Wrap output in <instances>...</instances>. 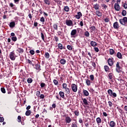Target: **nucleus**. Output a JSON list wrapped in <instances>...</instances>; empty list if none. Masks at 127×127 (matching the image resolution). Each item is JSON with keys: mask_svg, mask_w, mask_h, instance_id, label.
Here are the masks:
<instances>
[{"mask_svg": "<svg viewBox=\"0 0 127 127\" xmlns=\"http://www.w3.org/2000/svg\"><path fill=\"white\" fill-rule=\"evenodd\" d=\"M123 68L120 65V63L117 62L116 64V70L117 73H121L123 71Z\"/></svg>", "mask_w": 127, "mask_h": 127, "instance_id": "nucleus-1", "label": "nucleus"}, {"mask_svg": "<svg viewBox=\"0 0 127 127\" xmlns=\"http://www.w3.org/2000/svg\"><path fill=\"white\" fill-rule=\"evenodd\" d=\"M107 93H108V95L110 96V97H112V98H117V93L115 92H113V90L111 89H109L107 91Z\"/></svg>", "mask_w": 127, "mask_h": 127, "instance_id": "nucleus-2", "label": "nucleus"}, {"mask_svg": "<svg viewBox=\"0 0 127 127\" xmlns=\"http://www.w3.org/2000/svg\"><path fill=\"white\" fill-rule=\"evenodd\" d=\"M119 22L122 25H126V24L127 23V17H124L123 18L120 19L119 20Z\"/></svg>", "mask_w": 127, "mask_h": 127, "instance_id": "nucleus-3", "label": "nucleus"}, {"mask_svg": "<svg viewBox=\"0 0 127 127\" xmlns=\"http://www.w3.org/2000/svg\"><path fill=\"white\" fill-rule=\"evenodd\" d=\"M71 89L72 92L76 93L78 91V85L72 83L71 85Z\"/></svg>", "mask_w": 127, "mask_h": 127, "instance_id": "nucleus-4", "label": "nucleus"}, {"mask_svg": "<svg viewBox=\"0 0 127 127\" xmlns=\"http://www.w3.org/2000/svg\"><path fill=\"white\" fill-rule=\"evenodd\" d=\"M16 57V56H15V53H14V51H13L12 52L10 53L9 58L11 60L14 61V60H15Z\"/></svg>", "mask_w": 127, "mask_h": 127, "instance_id": "nucleus-5", "label": "nucleus"}, {"mask_svg": "<svg viewBox=\"0 0 127 127\" xmlns=\"http://www.w3.org/2000/svg\"><path fill=\"white\" fill-rule=\"evenodd\" d=\"M65 24H66L67 26H73V21L71 20H66Z\"/></svg>", "mask_w": 127, "mask_h": 127, "instance_id": "nucleus-6", "label": "nucleus"}, {"mask_svg": "<svg viewBox=\"0 0 127 127\" xmlns=\"http://www.w3.org/2000/svg\"><path fill=\"white\" fill-rule=\"evenodd\" d=\"M114 59H109L108 60V65H109V66H113L114 65Z\"/></svg>", "mask_w": 127, "mask_h": 127, "instance_id": "nucleus-7", "label": "nucleus"}, {"mask_svg": "<svg viewBox=\"0 0 127 127\" xmlns=\"http://www.w3.org/2000/svg\"><path fill=\"white\" fill-rule=\"evenodd\" d=\"M114 8L116 11H120V9H121L120 4L115 3L114 5Z\"/></svg>", "mask_w": 127, "mask_h": 127, "instance_id": "nucleus-8", "label": "nucleus"}, {"mask_svg": "<svg viewBox=\"0 0 127 127\" xmlns=\"http://www.w3.org/2000/svg\"><path fill=\"white\" fill-rule=\"evenodd\" d=\"M113 27L115 29H119L120 28V25H119V22H115L113 24Z\"/></svg>", "mask_w": 127, "mask_h": 127, "instance_id": "nucleus-9", "label": "nucleus"}, {"mask_svg": "<svg viewBox=\"0 0 127 127\" xmlns=\"http://www.w3.org/2000/svg\"><path fill=\"white\" fill-rule=\"evenodd\" d=\"M82 16V14L81 12H78L77 14L75 15V18H76V19H80V18H81Z\"/></svg>", "mask_w": 127, "mask_h": 127, "instance_id": "nucleus-10", "label": "nucleus"}, {"mask_svg": "<svg viewBox=\"0 0 127 127\" xmlns=\"http://www.w3.org/2000/svg\"><path fill=\"white\" fill-rule=\"evenodd\" d=\"M65 123H67V124H70L71 123L72 120L71 119V118L69 116H66L65 118Z\"/></svg>", "mask_w": 127, "mask_h": 127, "instance_id": "nucleus-11", "label": "nucleus"}, {"mask_svg": "<svg viewBox=\"0 0 127 127\" xmlns=\"http://www.w3.org/2000/svg\"><path fill=\"white\" fill-rule=\"evenodd\" d=\"M77 33V30L76 29H73L71 31L70 35L72 37H74L75 34Z\"/></svg>", "mask_w": 127, "mask_h": 127, "instance_id": "nucleus-12", "label": "nucleus"}, {"mask_svg": "<svg viewBox=\"0 0 127 127\" xmlns=\"http://www.w3.org/2000/svg\"><path fill=\"white\" fill-rule=\"evenodd\" d=\"M58 47L59 49H60V50H63V49H65V47L63 46V45L61 43H59L58 45Z\"/></svg>", "mask_w": 127, "mask_h": 127, "instance_id": "nucleus-13", "label": "nucleus"}, {"mask_svg": "<svg viewBox=\"0 0 127 127\" xmlns=\"http://www.w3.org/2000/svg\"><path fill=\"white\" fill-rule=\"evenodd\" d=\"M109 126L110 127H116V122L114 121H111L109 123Z\"/></svg>", "mask_w": 127, "mask_h": 127, "instance_id": "nucleus-14", "label": "nucleus"}, {"mask_svg": "<svg viewBox=\"0 0 127 127\" xmlns=\"http://www.w3.org/2000/svg\"><path fill=\"white\" fill-rule=\"evenodd\" d=\"M95 13L96 15H97V16H99V17H101V16L103 15L102 12L100 11V10H96Z\"/></svg>", "mask_w": 127, "mask_h": 127, "instance_id": "nucleus-15", "label": "nucleus"}, {"mask_svg": "<svg viewBox=\"0 0 127 127\" xmlns=\"http://www.w3.org/2000/svg\"><path fill=\"white\" fill-rule=\"evenodd\" d=\"M83 94L85 97L89 96V92L85 89H83Z\"/></svg>", "mask_w": 127, "mask_h": 127, "instance_id": "nucleus-16", "label": "nucleus"}, {"mask_svg": "<svg viewBox=\"0 0 127 127\" xmlns=\"http://www.w3.org/2000/svg\"><path fill=\"white\" fill-rule=\"evenodd\" d=\"M90 45L93 47H96L98 45V44L96 42L92 41L90 42Z\"/></svg>", "mask_w": 127, "mask_h": 127, "instance_id": "nucleus-17", "label": "nucleus"}, {"mask_svg": "<svg viewBox=\"0 0 127 127\" xmlns=\"http://www.w3.org/2000/svg\"><path fill=\"white\" fill-rule=\"evenodd\" d=\"M59 95L61 97V98H62L63 99H65V94L64 93V92L63 91H60Z\"/></svg>", "mask_w": 127, "mask_h": 127, "instance_id": "nucleus-18", "label": "nucleus"}, {"mask_svg": "<svg viewBox=\"0 0 127 127\" xmlns=\"http://www.w3.org/2000/svg\"><path fill=\"white\" fill-rule=\"evenodd\" d=\"M16 51L17 52H18L19 53L21 54V53H23V52H24V50H23V49H22V48H19L17 49Z\"/></svg>", "mask_w": 127, "mask_h": 127, "instance_id": "nucleus-19", "label": "nucleus"}, {"mask_svg": "<svg viewBox=\"0 0 127 127\" xmlns=\"http://www.w3.org/2000/svg\"><path fill=\"white\" fill-rule=\"evenodd\" d=\"M60 63L62 65H64V64H66V60L64 59H62L60 61Z\"/></svg>", "mask_w": 127, "mask_h": 127, "instance_id": "nucleus-20", "label": "nucleus"}, {"mask_svg": "<svg viewBox=\"0 0 127 127\" xmlns=\"http://www.w3.org/2000/svg\"><path fill=\"white\" fill-rule=\"evenodd\" d=\"M82 100L83 101L84 105H85V106L89 105V104L88 103V101L87 100V99H86V98L83 99L82 98Z\"/></svg>", "mask_w": 127, "mask_h": 127, "instance_id": "nucleus-21", "label": "nucleus"}, {"mask_svg": "<svg viewBox=\"0 0 127 127\" xmlns=\"http://www.w3.org/2000/svg\"><path fill=\"white\" fill-rule=\"evenodd\" d=\"M117 57L119 59H123V56L122 55V53L118 52L117 54Z\"/></svg>", "mask_w": 127, "mask_h": 127, "instance_id": "nucleus-22", "label": "nucleus"}, {"mask_svg": "<svg viewBox=\"0 0 127 127\" xmlns=\"http://www.w3.org/2000/svg\"><path fill=\"white\" fill-rule=\"evenodd\" d=\"M44 56L46 59H49V58L50 57V54H49V53L48 52H46L45 53Z\"/></svg>", "mask_w": 127, "mask_h": 127, "instance_id": "nucleus-23", "label": "nucleus"}, {"mask_svg": "<svg viewBox=\"0 0 127 127\" xmlns=\"http://www.w3.org/2000/svg\"><path fill=\"white\" fill-rule=\"evenodd\" d=\"M113 76H114V73L113 72H110L108 74V77L110 80H113Z\"/></svg>", "mask_w": 127, "mask_h": 127, "instance_id": "nucleus-24", "label": "nucleus"}, {"mask_svg": "<svg viewBox=\"0 0 127 127\" xmlns=\"http://www.w3.org/2000/svg\"><path fill=\"white\" fill-rule=\"evenodd\" d=\"M15 26V22H11L9 24V27L11 28H12Z\"/></svg>", "mask_w": 127, "mask_h": 127, "instance_id": "nucleus-25", "label": "nucleus"}, {"mask_svg": "<svg viewBox=\"0 0 127 127\" xmlns=\"http://www.w3.org/2000/svg\"><path fill=\"white\" fill-rule=\"evenodd\" d=\"M104 70L105 72H110V67L108 65L104 66Z\"/></svg>", "mask_w": 127, "mask_h": 127, "instance_id": "nucleus-26", "label": "nucleus"}, {"mask_svg": "<svg viewBox=\"0 0 127 127\" xmlns=\"http://www.w3.org/2000/svg\"><path fill=\"white\" fill-rule=\"evenodd\" d=\"M94 8H95L96 10H98V9H99V8H100V5H99V4L96 3L95 4H94Z\"/></svg>", "mask_w": 127, "mask_h": 127, "instance_id": "nucleus-27", "label": "nucleus"}, {"mask_svg": "<svg viewBox=\"0 0 127 127\" xmlns=\"http://www.w3.org/2000/svg\"><path fill=\"white\" fill-rule=\"evenodd\" d=\"M96 122L98 124V125H99V124H101L102 123V119H101L100 117H98L96 119Z\"/></svg>", "mask_w": 127, "mask_h": 127, "instance_id": "nucleus-28", "label": "nucleus"}, {"mask_svg": "<svg viewBox=\"0 0 127 127\" xmlns=\"http://www.w3.org/2000/svg\"><path fill=\"white\" fill-rule=\"evenodd\" d=\"M35 69H36V70H38L39 71H40V70H41L40 65L38 64H36Z\"/></svg>", "mask_w": 127, "mask_h": 127, "instance_id": "nucleus-29", "label": "nucleus"}, {"mask_svg": "<svg viewBox=\"0 0 127 127\" xmlns=\"http://www.w3.org/2000/svg\"><path fill=\"white\" fill-rule=\"evenodd\" d=\"M89 28H90V29H91V32L96 31V27L95 26H92L90 27Z\"/></svg>", "mask_w": 127, "mask_h": 127, "instance_id": "nucleus-30", "label": "nucleus"}, {"mask_svg": "<svg viewBox=\"0 0 127 127\" xmlns=\"http://www.w3.org/2000/svg\"><path fill=\"white\" fill-rule=\"evenodd\" d=\"M109 52L110 55H114V54H115V50H114L113 49H110L109 50Z\"/></svg>", "mask_w": 127, "mask_h": 127, "instance_id": "nucleus-31", "label": "nucleus"}, {"mask_svg": "<svg viewBox=\"0 0 127 127\" xmlns=\"http://www.w3.org/2000/svg\"><path fill=\"white\" fill-rule=\"evenodd\" d=\"M66 47L68 50H69L70 51H72V50H73V47L71 45H68Z\"/></svg>", "mask_w": 127, "mask_h": 127, "instance_id": "nucleus-32", "label": "nucleus"}, {"mask_svg": "<svg viewBox=\"0 0 127 127\" xmlns=\"http://www.w3.org/2000/svg\"><path fill=\"white\" fill-rule=\"evenodd\" d=\"M33 81V80L32 79V78H28L27 80V82L29 83V84H31V83H32V82Z\"/></svg>", "mask_w": 127, "mask_h": 127, "instance_id": "nucleus-33", "label": "nucleus"}, {"mask_svg": "<svg viewBox=\"0 0 127 127\" xmlns=\"http://www.w3.org/2000/svg\"><path fill=\"white\" fill-rule=\"evenodd\" d=\"M64 90H65V93H66V94H70V89L69 88L66 87V88H64Z\"/></svg>", "mask_w": 127, "mask_h": 127, "instance_id": "nucleus-34", "label": "nucleus"}, {"mask_svg": "<svg viewBox=\"0 0 127 127\" xmlns=\"http://www.w3.org/2000/svg\"><path fill=\"white\" fill-rule=\"evenodd\" d=\"M86 84L87 86H90L91 85V80L89 79H86Z\"/></svg>", "mask_w": 127, "mask_h": 127, "instance_id": "nucleus-35", "label": "nucleus"}, {"mask_svg": "<svg viewBox=\"0 0 127 127\" xmlns=\"http://www.w3.org/2000/svg\"><path fill=\"white\" fill-rule=\"evenodd\" d=\"M71 127H78L77 122H73L71 124Z\"/></svg>", "mask_w": 127, "mask_h": 127, "instance_id": "nucleus-36", "label": "nucleus"}, {"mask_svg": "<svg viewBox=\"0 0 127 127\" xmlns=\"http://www.w3.org/2000/svg\"><path fill=\"white\" fill-rule=\"evenodd\" d=\"M31 114V111L30 110H27L25 113V115L27 116H30Z\"/></svg>", "mask_w": 127, "mask_h": 127, "instance_id": "nucleus-37", "label": "nucleus"}, {"mask_svg": "<svg viewBox=\"0 0 127 127\" xmlns=\"http://www.w3.org/2000/svg\"><path fill=\"white\" fill-rule=\"evenodd\" d=\"M69 10H70V8H69V7L68 6H64V10L65 11H66V12H68V11H69Z\"/></svg>", "mask_w": 127, "mask_h": 127, "instance_id": "nucleus-38", "label": "nucleus"}, {"mask_svg": "<svg viewBox=\"0 0 127 127\" xmlns=\"http://www.w3.org/2000/svg\"><path fill=\"white\" fill-rule=\"evenodd\" d=\"M53 83H54V84H55V85L56 86H58V85H59L58 80H57L56 79H54Z\"/></svg>", "mask_w": 127, "mask_h": 127, "instance_id": "nucleus-39", "label": "nucleus"}, {"mask_svg": "<svg viewBox=\"0 0 127 127\" xmlns=\"http://www.w3.org/2000/svg\"><path fill=\"white\" fill-rule=\"evenodd\" d=\"M122 14L123 16H126V15H127V11L125 10H123L122 12Z\"/></svg>", "mask_w": 127, "mask_h": 127, "instance_id": "nucleus-40", "label": "nucleus"}, {"mask_svg": "<svg viewBox=\"0 0 127 127\" xmlns=\"http://www.w3.org/2000/svg\"><path fill=\"white\" fill-rule=\"evenodd\" d=\"M54 29L55 30H58V25L56 24L53 25Z\"/></svg>", "mask_w": 127, "mask_h": 127, "instance_id": "nucleus-41", "label": "nucleus"}, {"mask_svg": "<svg viewBox=\"0 0 127 127\" xmlns=\"http://www.w3.org/2000/svg\"><path fill=\"white\" fill-rule=\"evenodd\" d=\"M44 1L46 4H48V5H50V1H49V0H44Z\"/></svg>", "mask_w": 127, "mask_h": 127, "instance_id": "nucleus-42", "label": "nucleus"}, {"mask_svg": "<svg viewBox=\"0 0 127 127\" xmlns=\"http://www.w3.org/2000/svg\"><path fill=\"white\" fill-rule=\"evenodd\" d=\"M84 35L85 36H86V37H89V36H90V33H89L88 32V31H86L85 33H84Z\"/></svg>", "mask_w": 127, "mask_h": 127, "instance_id": "nucleus-43", "label": "nucleus"}, {"mask_svg": "<svg viewBox=\"0 0 127 127\" xmlns=\"http://www.w3.org/2000/svg\"><path fill=\"white\" fill-rule=\"evenodd\" d=\"M41 88H44L46 87V84L44 83V82H42L40 84Z\"/></svg>", "mask_w": 127, "mask_h": 127, "instance_id": "nucleus-44", "label": "nucleus"}, {"mask_svg": "<svg viewBox=\"0 0 127 127\" xmlns=\"http://www.w3.org/2000/svg\"><path fill=\"white\" fill-rule=\"evenodd\" d=\"M90 78L91 81H94V80H95V77H94V75L93 74L90 75Z\"/></svg>", "mask_w": 127, "mask_h": 127, "instance_id": "nucleus-45", "label": "nucleus"}, {"mask_svg": "<svg viewBox=\"0 0 127 127\" xmlns=\"http://www.w3.org/2000/svg\"><path fill=\"white\" fill-rule=\"evenodd\" d=\"M9 6H10V7H12L13 9H15V7H14V5L13 4V3H10L9 4Z\"/></svg>", "mask_w": 127, "mask_h": 127, "instance_id": "nucleus-46", "label": "nucleus"}, {"mask_svg": "<svg viewBox=\"0 0 127 127\" xmlns=\"http://www.w3.org/2000/svg\"><path fill=\"white\" fill-rule=\"evenodd\" d=\"M30 54H31V55H34L35 52H34V50H31L30 51Z\"/></svg>", "mask_w": 127, "mask_h": 127, "instance_id": "nucleus-47", "label": "nucleus"}, {"mask_svg": "<svg viewBox=\"0 0 127 127\" xmlns=\"http://www.w3.org/2000/svg\"><path fill=\"white\" fill-rule=\"evenodd\" d=\"M11 40H12V41L15 42L17 40V38H16V37H12L11 38Z\"/></svg>", "mask_w": 127, "mask_h": 127, "instance_id": "nucleus-48", "label": "nucleus"}, {"mask_svg": "<svg viewBox=\"0 0 127 127\" xmlns=\"http://www.w3.org/2000/svg\"><path fill=\"white\" fill-rule=\"evenodd\" d=\"M74 114H75V116H77V117H78V116H79V111L78 110L75 111L74 112Z\"/></svg>", "mask_w": 127, "mask_h": 127, "instance_id": "nucleus-49", "label": "nucleus"}, {"mask_svg": "<svg viewBox=\"0 0 127 127\" xmlns=\"http://www.w3.org/2000/svg\"><path fill=\"white\" fill-rule=\"evenodd\" d=\"M1 91L2 92V93H3V94H5V89H4V88L1 87Z\"/></svg>", "mask_w": 127, "mask_h": 127, "instance_id": "nucleus-50", "label": "nucleus"}, {"mask_svg": "<svg viewBox=\"0 0 127 127\" xmlns=\"http://www.w3.org/2000/svg\"><path fill=\"white\" fill-rule=\"evenodd\" d=\"M36 95L37 97H40V91H38L36 92Z\"/></svg>", "mask_w": 127, "mask_h": 127, "instance_id": "nucleus-51", "label": "nucleus"}, {"mask_svg": "<svg viewBox=\"0 0 127 127\" xmlns=\"http://www.w3.org/2000/svg\"><path fill=\"white\" fill-rule=\"evenodd\" d=\"M41 34L42 39L43 40V41H45V40L44 39V34L43 32H41Z\"/></svg>", "mask_w": 127, "mask_h": 127, "instance_id": "nucleus-52", "label": "nucleus"}, {"mask_svg": "<svg viewBox=\"0 0 127 127\" xmlns=\"http://www.w3.org/2000/svg\"><path fill=\"white\" fill-rule=\"evenodd\" d=\"M92 66L93 67L94 69H96V63H95V62H92Z\"/></svg>", "mask_w": 127, "mask_h": 127, "instance_id": "nucleus-53", "label": "nucleus"}, {"mask_svg": "<svg viewBox=\"0 0 127 127\" xmlns=\"http://www.w3.org/2000/svg\"><path fill=\"white\" fill-rule=\"evenodd\" d=\"M63 89H65L66 88H67V84L65 83L63 84Z\"/></svg>", "mask_w": 127, "mask_h": 127, "instance_id": "nucleus-54", "label": "nucleus"}, {"mask_svg": "<svg viewBox=\"0 0 127 127\" xmlns=\"http://www.w3.org/2000/svg\"><path fill=\"white\" fill-rule=\"evenodd\" d=\"M40 21H41V22H45V19H44V17H42L41 18Z\"/></svg>", "mask_w": 127, "mask_h": 127, "instance_id": "nucleus-55", "label": "nucleus"}, {"mask_svg": "<svg viewBox=\"0 0 127 127\" xmlns=\"http://www.w3.org/2000/svg\"><path fill=\"white\" fill-rule=\"evenodd\" d=\"M54 39H55V40L56 42H58L59 39H58V37L56 36H54Z\"/></svg>", "mask_w": 127, "mask_h": 127, "instance_id": "nucleus-56", "label": "nucleus"}, {"mask_svg": "<svg viewBox=\"0 0 127 127\" xmlns=\"http://www.w3.org/2000/svg\"><path fill=\"white\" fill-rule=\"evenodd\" d=\"M108 104L109 105L110 108H112V107H113V103H112V102L109 101Z\"/></svg>", "mask_w": 127, "mask_h": 127, "instance_id": "nucleus-57", "label": "nucleus"}, {"mask_svg": "<svg viewBox=\"0 0 127 127\" xmlns=\"http://www.w3.org/2000/svg\"><path fill=\"white\" fill-rule=\"evenodd\" d=\"M18 123H20V122H21V117L20 116H18Z\"/></svg>", "mask_w": 127, "mask_h": 127, "instance_id": "nucleus-58", "label": "nucleus"}, {"mask_svg": "<svg viewBox=\"0 0 127 127\" xmlns=\"http://www.w3.org/2000/svg\"><path fill=\"white\" fill-rule=\"evenodd\" d=\"M102 7H104V8H105V9H107V8L108 7V6L105 4H103L102 5Z\"/></svg>", "mask_w": 127, "mask_h": 127, "instance_id": "nucleus-59", "label": "nucleus"}, {"mask_svg": "<svg viewBox=\"0 0 127 127\" xmlns=\"http://www.w3.org/2000/svg\"><path fill=\"white\" fill-rule=\"evenodd\" d=\"M3 121H4V118L3 117H0V123L3 122Z\"/></svg>", "mask_w": 127, "mask_h": 127, "instance_id": "nucleus-60", "label": "nucleus"}, {"mask_svg": "<svg viewBox=\"0 0 127 127\" xmlns=\"http://www.w3.org/2000/svg\"><path fill=\"white\" fill-rule=\"evenodd\" d=\"M39 97L41 99H44L45 96H44V94H41Z\"/></svg>", "mask_w": 127, "mask_h": 127, "instance_id": "nucleus-61", "label": "nucleus"}, {"mask_svg": "<svg viewBox=\"0 0 127 127\" xmlns=\"http://www.w3.org/2000/svg\"><path fill=\"white\" fill-rule=\"evenodd\" d=\"M104 21L105 22H109V21H110V19H109V18H106L105 19H104Z\"/></svg>", "mask_w": 127, "mask_h": 127, "instance_id": "nucleus-62", "label": "nucleus"}, {"mask_svg": "<svg viewBox=\"0 0 127 127\" xmlns=\"http://www.w3.org/2000/svg\"><path fill=\"white\" fill-rule=\"evenodd\" d=\"M94 50H95V52H99V48H97V47L94 48Z\"/></svg>", "mask_w": 127, "mask_h": 127, "instance_id": "nucleus-63", "label": "nucleus"}, {"mask_svg": "<svg viewBox=\"0 0 127 127\" xmlns=\"http://www.w3.org/2000/svg\"><path fill=\"white\" fill-rule=\"evenodd\" d=\"M124 6V8L127 9V3H125L124 4V6Z\"/></svg>", "mask_w": 127, "mask_h": 127, "instance_id": "nucleus-64", "label": "nucleus"}]
</instances>
